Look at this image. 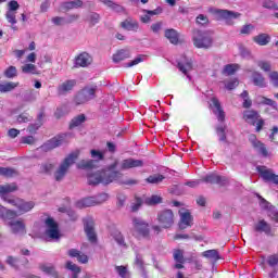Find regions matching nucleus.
<instances>
[{
    "label": "nucleus",
    "instance_id": "nucleus-4",
    "mask_svg": "<svg viewBox=\"0 0 278 278\" xmlns=\"http://www.w3.org/2000/svg\"><path fill=\"white\" fill-rule=\"evenodd\" d=\"M138 210H140V199L136 198V202L130 205V232L135 238H140V217L136 216V214H138Z\"/></svg>",
    "mask_w": 278,
    "mask_h": 278
},
{
    "label": "nucleus",
    "instance_id": "nucleus-57",
    "mask_svg": "<svg viewBox=\"0 0 278 278\" xmlns=\"http://www.w3.org/2000/svg\"><path fill=\"white\" fill-rule=\"evenodd\" d=\"M239 84L240 81L238 80V78H233L230 81L225 84V88L226 90H233L235 88H238Z\"/></svg>",
    "mask_w": 278,
    "mask_h": 278
},
{
    "label": "nucleus",
    "instance_id": "nucleus-3",
    "mask_svg": "<svg viewBox=\"0 0 278 278\" xmlns=\"http://www.w3.org/2000/svg\"><path fill=\"white\" fill-rule=\"evenodd\" d=\"M77 157H79V152H74L64 159L54 174L56 181H62L64 179L66 173H68V168H71V166L77 162Z\"/></svg>",
    "mask_w": 278,
    "mask_h": 278
},
{
    "label": "nucleus",
    "instance_id": "nucleus-12",
    "mask_svg": "<svg viewBox=\"0 0 278 278\" xmlns=\"http://www.w3.org/2000/svg\"><path fill=\"white\" fill-rule=\"evenodd\" d=\"M91 157L93 160H89V161H80L78 164H77V168H83V169H86V168H94L97 166V162H101V160H103L104 157V154L103 152L101 151H98V150H91Z\"/></svg>",
    "mask_w": 278,
    "mask_h": 278
},
{
    "label": "nucleus",
    "instance_id": "nucleus-42",
    "mask_svg": "<svg viewBox=\"0 0 278 278\" xmlns=\"http://www.w3.org/2000/svg\"><path fill=\"white\" fill-rule=\"evenodd\" d=\"M0 175L2 177H16L18 172L12 167H0Z\"/></svg>",
    "mask_w": 278,
    "mask_h": 278
},
{
    "label": "nucleus",
    "instance_id": "nucleus-15",
    "mask_svg": "<svg viewBox=\"0 0 278 278\" xmlns=\"http://www.w3.org/2000/svg\"><path fill=\"white\" fill-rule=\"evenodd\" d=\"M249 142H251L253 149L257 151L263 157H268L270 154L268 153V150L266 149V146L262 143V141L257 140V137L255 135L249 136Z\"/></svg>",
    "mask_w": 278,
    "mask_h": 278
},
{
    "label": "nucleus",
    "instance_id": "nucleus-47",
    "mask_svg": "<svg viewBox=\"0 0 278 278\" xmlns=\"http://www.w3.org/2000/svg\"><path fill=\"white\" fill-rule=\"evenodd\" d=\"M111 236L115 240V242H117V244H119V247H125V238L123 237V233H121V231L114 230L111 233Z\"/></svg>",
    "mask_w": 278,
    "mask_h": 278
},
{
    "label": "nucleus",
    "instance_id": "nucleus-38",
    "mask_svg": "<svg viewBox=\"0 0 278 278\" xmlns=\"http://www.w3.org/2000/svg\"><path fill=\"white\" fill-rule=\"evenodd\" d=\"M202 256L206 257V260H211V262H218V260H220V255L216 250L204 251Z\"/></svg>",
    "mask_w": 278,
    "mask_h": 278
},
{
    "label": "nucleus",
    "instance_id": "nucleus-58",
    "mask_svg": "<svg viewBox=\"0 0 278 278\" xmlns=\"http://www.w3.org/2000/svg\"><path fill=\"white\" fill-rule=\"evenodd\" d=\"M197 25H207L210 23V18L206 17L204 14H200L195 18Z\"/></svg>",
    "mask_w": 278,
    "mask_h": 278
},
{
    "label": "nucleus",
    "instance_id": "nucleus-62",
    "mask_svg": "<svg viewBox=\"0 0 278 278\" xmlns=\"http://www.w3.org/2000/svg\"><path fill=\"white\" fill-rule=\"evenodd\" d=\"M53 170V164L45 163L40 166V173H51Z\"/></svg>",
    "mask_w": 278,
    "mask_h": 278
},
{
    "label": "nucleus",
    "instance_id": "nucleus-24",
    "mask_svg": "<svg viewBox=\"0 0 278 278\" xmlns=\"http://www.w3.org/2000/svg\"><path fill=\"white\" fill-rule=\"evenodd\" d=\"M17 216L18 212L9 210L0 204V218L2 220H12V218H16Z\"/></svg>",
    "mask_w": 278,
    "mask_h": 278
},
{
    "label": "nucleus",
    "instance_id": "nucleus-44",
    "mask_svg": "<svg viewBox=\"0 0 278 278\" xmlns=\"http://www.w3.org/2000/svg\"><path fill=\"white\" fill-rule=\"evenodd\" d=\"M164 179H165L164 175H162V174H154V175L149 176L146 179V181H147V184L157 185V184H162L164 181Z\"/></svg>",
    "mask_w": 278,
    "mask_h": 278
},
{
    "label": "nucleus",
    "instance_id": "nucleus-31",
    "mask_svg": "<svg viewBox=\"0 0 278 278\" xmlns=\"http://www.w3.org/2000/svg\"><path fill=\"white\" fill-rule=\"evenodd\" d=\"M254 231H258L261 233H270V225H268L266 220L261 219L254 225Z\"/></svg>",
    "mask_w": 278,
    "mask_h": 278
},
{
    "label": "nucleus",
    "instance_id": "nucleus-14",
    "mask_svg": "<svg viewBox=\"0 0 278 278\" xmlns=\"http://www.w3.org/2000/svg\"><path fill=\"white\" fill-rule=\"evenodd\" d=\"M21 8V4H18V1L12 0L8 3V11L5 13V18L8 23L11 25H16V12Z\"/></svg>",
    "mask_w": 278,
    "mask_h": 278
},
{
    "label": "nucleus",
    "instance_id": "nucleus-52",
    "mask_svg": "<svg viewBox=\"0 0 278 278\" xmlns=\"http://www.w3.org/2000/svg\"><path fill=\"white\" fill-rule=\"evenodd\" d=\"M258 103H263L264 105H271V108L274 110H277V102L268 99V98H264V97H258L257 98Z\"/></svg>",
    "mask_w": 278,
    "mask_h": 278
},
{
    "label": "nucleus",
    "instance_id": "nucleus-10",
    "mask_svg": "<svg viewBox=\"0 0 278 278\" xmlns=\"http://www.w3.org/2000/svg\"><path fill=\"white\" fill-rule=\"evenodd\" d=\"M9 220L7 223L11 233H13L14 236H25V233H27V229L25 226V220L23 219H7Z\"/></svg>",
    "mask_w": 278,
    "mask_h": 278
},
{
    "label": "nucleus",
    "instance_id": "nucleus-48",
    "mask_svg": "<svg viewBox=\"0 0 278 278\" xmlns=\"http://www.w3.org/2000/svg\"><path fill=\"white\" fill-rule=\"evenodd\" d=\"M18 75V71L16 70V66H9L5 71H4V76L8 79H14V77H16Z\"/></svg>",
    "mask_w": 278,
    "mask_h": 278
},
{
    "label": "nucleus",
    "instance_id": "nucleus-1",
    "mask_svg": "<svg viewBox=\"0 0 278 278\" xmlns=\"http://www.w3.org/2000/svg\"><path fill=\"white\" fill-rule=\"evenodd\" d=\"M114 168H116V165H113L112 167L101 172L89 174V186H99V184H102L103 186H109V184H114V181H117V184H122V186H136V184H138V180L134 179L123 180V174L119 172H114Z\"/></svg>",
    "mask_w": 278,
    "mask_h": 278
},
{
    "label": "nucleus",
    "instance_id": "nucleus-49",
    "mask_svg": "<svg viewBox=\"0 0 278 278\" xmlns=\"http://www.w3.org/2000/svg\"><path fill=\"white\" fill-rule=\"evenodd\" d=\"M66 268L67 270H71L72 273H74V278H77V275L81 273V268H79V266H77L75 263L71 261L66 263Z\"/></svg>",
    "mask_w": 278,
    "mask_h": 278
},
{
    "label": "nucleus",
    "instance_id": "nucleus-55",
    "mask_svg": "<svg viewBox=\"0 0 278 278\" xmlns=\"http://www.w3.org/2000/svg\"><path fill=\"white\" fill-rule=\"evenodd\" d=\"M115 270L119 275V277H122V278H129V271L127 270V267H125V266H116Z\"/></svg>",
    "mask_w": 278,
    "mask_h": 278
},
{
    "label": "nucleus",
    "instance_id": "nucleus-9",
    "mask_svg": "<svg viewBox=\"0 0 278 278\" xmlns=\"http://www.w3.org/2000/svg\"><path fill=\"white\" fill-rule=\"evenodd\" d=\"M96 92H97V87H85L75 97L76 105H84V103H88V101H92V99H94Z\"/></svg>",
    "mask_w": 278,
    "mask_h": 278
},
{
    "label": "nucleus",
    "instance_id": "nucleus-2",
    "mask_svg": "<svg viewBox=\"0 0 278 278\" xmlns=\"http://www.w3.org/2000/svg\"><path fill=\"white\" fill-rule=\"evenodd\" d=\"M156 220L161 226H153V231L157 236V233H162V229H170L173 225H175V214L172 210H164L157 213Z\"/></svg>",
    "mask_w": 278,
    "mask_h": 278
},
{
    "label": "nucleus",
    "instance_id": "nucleus-7",
    "mask_svg": "<svg viewBox=\"0 0 278 278\" xmlns=\"http://www.w3.org/2000/svg\"><path fill=\"white\" fill-rule=\"evenodd\" d=\"M46 225V237L53 241L58 242L60 238H62V235L60 233V227L58 226V223L54 218L48 217L45 222Z\"/></svg>",
    "mask_w": 278,
    "mask_h": 278
},
{
    "label": "nucleus",
    "instance_id": "nucleus-39",
    "mask_svg": "<svg viewBox=\"0 0 278 278\" xmlns=\"http://www.w3.org/2000/svg\"><path fill=\"white\" fill-rule=\"evenodd\" d=\"M162 201H163L162 195L153 194V195L144 199V204L146 205H160V203H162Z\"/></svg>",
    "mask_w": 278,
    "mask_h": 278
},
{
    "label": "nucleus",
    "instance_id": "nucleus-16",
    "mask_svg": "<svg viewBox=\"0 0 278 278\" xmlns=\"http://www.w3.org/2000/svg\"><path fill=\"white\" fill-rule=\"evenodd\" d=\"M210 108H212L214 114L217 116V121L219 123L225 122V111H223V106H220V101H218V98L213 97L210 101Z\"/></svg>",
    "mask_w": 278,
    "mask_h": 278
},
{
    "label": "nucleus",
    "instance_id": "nucleus-13",
    "mask_svg": "<svg viewBox=\"0 0 278 278\" xmlns=\"http://www.w3.org/2000/svg\"><path fill=\"white\" fill-rule=\"evenodd\" d=\"M18 190V185L16 182L5 184L0 186V199L5 201V203H10V201H14L16 198L10 197L12 192H16Z\"/></svg>",
    "mask_w": 278,
    "mask_h": 278
},
{
    "label": "nucleus",
    "instance_id": "nucleus-8",
    "mask_svg": "<svg viewBox=\"0 0 278 278\" xmlns=\"http://www.w3.org/2000/svg\"><path fill=\"white\" fill-rule=\"evenodd\" d=\"M243 119L249 125H253L254 127H256V131H262V128L264 127V119H262V116H260V113H257L256 111H244Z\"/></svg>",
    "mask_w": 278,
    "mask_h": 278
},
{
    "label": "nucleus",
    "instance_id": "nucleus-34",
    "mask_svg": "<svg viewBox=\"0 0 278 278\" xmlns=\"http://www.w3.org/2000/svg\"><path fill=\"white\" fill-rule=\"evenodd\" d=\"M178 68L184 75H188L190 71L192 70V60L185 59L184 61L178 63Z\"/></svg>",
    "mask_w": 278,
    "mask_h": 278
},
{
    "label": "nucleus",
    "instance_id": "nucleus-19",
    "mask_svg": "<svg viewBox=\"0 0 278 278\" xmlns=\"http://www.w3.org/2000/svg\"><path fill=\"white\" fill-rule=\"evenodd\" d=\"M62 144H64V136H58L46 142L41 149L42 151H53V149H58V147H62Z\"/></svg>",
    "mask_w": 278,
    "mask_h": 278
},
{
    "label": "nucleus",
    "instance_id": "nucleus-37",
    "mask_svg": "<svg viewBox=\"0 0 278 278\" xmlns=\"http://www.w3.org/2000/svg\"><path fill=\"white\" fill-rule=\"evenodd\" d=\"M100 3H103V5H106V8H111V10H114V12H123L125 9L119 5L116 4V2L112 1V0H99Z\"/></svg>",
    "mask_w": 278,
    "mask_h": 278
},
{
    "label": "nucleus",
    "instance_id": "nucleus-23",
    "mask_svg": "<svg viewBox=\"0 0 278 278\" xmlns=\"http://www.w3.org/2000/svg\"><path fill=\"white\" fill-rule=\"evenodd\" d=\"M205 184H217L218 186H225L227 184V178L219 176L218 174H208L203 178Z\"/></svg>",
    "mask_w": 278,
    "mask_h": 278
},
{
    "label": "nucleus",
    "instance_id": "nucleus-51",
    "mask_svg": "<svg viewBox=\"0 0 278 278\" xmlns=\"http://www.w3.org/2000/svg\"><path fill=\"white\" fill-rule=\"evenodd\" d=\"M240 97L243 99V108L249 109L253 105V101L249 99V91H243Z\"/></svg>",
    "mask_w": 278,
    "mask_h": 278
},
{
    "label": "nucleus",
    "instance_id": "nucleus-60",
    "mask_svg": "<svg viewBox=\"0 0 278 278\" xmlns=\"http://www.w3.org/2000/svg\"><path fill=\"white\" fill-rule=\"evenodd\" d=\"M140 228H141V236L143 238H149V224L141 222Z\"/></svg>",
    "mask_w": 278,
    "mask_h": 278
},
{
    "label": "nucleus",
    "instance_id": "nucleus-18",
    "mask_svg": "<svg viewBox=\"0 0 278 278\" xmlns=\"http://www.w3.org/2000/svg\"><path fill=\"white\" fill-rule=\"evenodd\" d=\"M92 64V56L88 52H83L75 59L76 68H86Z\"/></svg>",
    "mask_w": 278,
    "mask_h": 278
},
{
    "label": "nucleus",
    "instance_id": "nucleus-22",
    "mask_svg": "<svg viewBox=\"0 0 278 278\" xmlns=\"http://www.w3.org/2000/svg\"><path fill=\"white\" fill-rule=\"evenodd\" d=\"M216 14L226 20V25H233V20L240 18V13L231 12L228 10H217Z\"/></svg>",
    "mask_w": 278,
    "mask_h": 278
},
{
    "label": "nucleus",
    "instance_id": "nucleus-43",
    "mask_svg": "<svg viewBox=\"0 0 278 278\" xmlns=\"http://www.w3.org/2000/svg\"><path fill=\"white\" fill-rule=\"evenodd\" d=\"M257 66L261 71H264V73H270V71H273V63L270 61L260 60L257 61Z\"/></svg>",
    "mask_w": 278,
    "mask_h": 278
},
{
    "label": "nucleus",
    "instance_id": "nucleus-32",
    "mask_svg": "<svg viewBox=\"0 0 278 278\" xmlns=\"http://www.w3.org/2000/svg\"><path fill=\"white\" fill-rule=\"evenodd\" d=\"M128 58H130V53L128 52V50L122 49L113 54V62L115 64H118L119 62H123V60H127Z\"/></svg>",
    "mask_w": 278,
    "mask_h": 278
},
{
    "label": "nucleus",
    "instance_id": "nucleus-21",
    "mask_svg": "<svg viewBox=\"0 0 278 278\" xmlns=\"http://www.w3.org/2000/svg\"><path fill=\"white\" fill-rule=\"evenodd\" d=\"M257 170L261 177L264 179V181H270L271 184L278 185V175L273 173V170L266 167H257Z\"/></svg>",
    "mask_w": 278,
    "mask_h": 278
},
{
    "label": "nucleus",
    "instance_id": "nucleus-29",
    "mask_svg": "<svg viewBox=\"0 0 278 278\" xmlns=\"http://www.w3.org/2000/svg\"><path fill=\"white\" fill-rule=\"evenodd\" d=\"M252 81L254 86H258V88H266V78L260 72H254L252 74Z\"/></svg>",
    "mask_w": 278,
    "mask_h": 278
},
{
    "label": "nucleus",
    "instance_id": "nucleus-28",
    "mask_svg": "<svg viewBox=\"0 0 278 278\" xmlns=\"http://www.w3.org/2000/svg\"><path fill=\"white\" fill-rule=\"evenodd\" d=\"M76 84L77 83L75 80H65L58 88L59 94H67V92H71V90L75 88Z\"/></svg>",
    "mask_w": 278,
    "mask_h": 278
},
{
    "label": "nucleus",
    "instance_id": "nucleus-54",
    "mask_svg": "<svg viewBox=\"0 0 278 278\" xmlns=\"http://www.w3.org/2000/svg\"><path fill=\"white\" fill-rule=\"evenodd\" d=\"M22 73L35 75L36 74V65L30 64V63L23 65Z\"/></svg>",
    "mask_w": 278,
    "mask_h": 278
},
{
    "label": "nucleus",
    "instance_id": "nucleus-63",
    "mask_svg": "<svg viewBox=\"0 0 278 278\" xmlns=\"http://www.w3.org/2000/svg\"><path fill=\"white\" fill-rule=\"evenodd\" d=\"M21 142L22 144H34L36 142V139L34 138V136L22 137Z\"/></svg>",
    "mask_w": 278,
    "mask_h": 278
},
{
    "label": "nucleus",
    "instance_id": "nucleus-17",
    "mask_svg": "<svg viewBox=\"0 0 278 278\" xmlns=\"http://www.w3.org/2000/svg\"><path fill=\"white\" fill-rule=\"evenodd\" d=\"M178 213L180 216L179 229H188V227L192 225L193 220L190 211L186 208H180Z\"/></svg>",
    "mask_w": 278,
    "mask_h": 278
},
{
    "label": "nucleus",
    "instance_id": "nucleus-30",
    "mask_svg": "<svg viewBox=\"0 0 278 278\" xmlns=\"http://www.w3.org/2000/svg\"><path fill=\"white\" fill-rule=\"evenodd\" d=\"M84 1L81 0H74V1H66L61 4L62 10H77L78 8H83Z\"/></svg>",
    "mask_w": 278,
    "mask_h": 278
},
{
    "label": "nucleus",
    "instance_id": "nucleus-11",
    "mask_svg": "<svg viewBox=\"0 0 278 278\" xmlns=\"http://www.w3.org/2000/svg\"><path fill=\"white\" fill-rule=\"evenodd\" d=\"M10 205L16 207L20 215L27 214V212H31V210L36 207V203H34L33 201L27 202L20 198H15L13 201H10Z\"/></svg>",
    "mask_w": 278,
    "mask_h": 278
},
{
    "label": "nucleus",
    "instance_id": "nucleus-27",
    "mask_svg": "<svg viewBox=\"0 0 278 278\" xmlns=\"http://www.w3.org/2000/svg\"><path fill=\"white\" fill-rule=\"evenodd\" d=\"M140 166L139 160L126 159L122 161L119 170H129V168H138Z\"/></svg>",
    "mask_w": 278,
    "mask_h": 278
},
{
    "label": "nucleus",
    "instance_id": "nucleus-6",
    "mask_svg": "<svg viewBox=\"0 0 278 278\" xmlns=\"http://www.w3.org/2000/svg\"><path fill=\"white\" fill-rule=\"evenodd\" d=\"M193 45L197 47V49H210L212 47L214 40L212 39V36L205 31L195 30L193 33Z\"/></svg>",
    "mask_w": 278,
    "mask_h": 278
},
{
    "label": "nucleus",
    "instance_id": "nucleus-46",
    "mask_svg": "<svg viewBox=\"0 0 278 278\" xmlns=\"http://www.w3.org/2000/svg\"><path fill=\"white\" fill-rule=\"evenodd\" d=\"M238 68H240L238 64H228L224 67L223 75H235Z\"/></svg>",
    "mask_w": 278,
    "mask_h": 278
},
{
    "label": "nucleus",
    "instance_id": "nucleus-20",
    "mask_svg": "<svg viewBox=\"0 0 278 278\" xmlns=\"http://www.w3.org/2000/svg\"><path fill=\"white\" fill-rule=\"evenodd\" d=\"M85 232L87 233L88 240L90 242H97V233H94V222L92 218L88 217L84 219Z\"/></svg>",
    "mask_w": 278,
    "mask_h": 278
},
{
    "label": "nucleus",
    "instance_id": "nucleus-64",
    "mask_svg": "<svg viewBox=\"0 0 278 278\" xmlns=\"http://www.w3.org/2000/svg\"><path fill=\"white\" fill-rule=\"evenodd\" d=\"M52 23L53 25H66V18L55 16V17H52Z\"/></svg>",
    "mask_w": 278,
    "mask_h": 278
},
{
    "label": "nucleus",
    "instance_id": "nucleus-5",
    "mask_svg": "<svg viewBox=\"0 0 278 278\" xmlns=\"http://www.w3.org/2000/svg\"><path fill=\"white\" fill-rule=\"evenodd\" d=\"M110 197L108 193H100L96 197L85 198L76 202V207L78 210H84V207H94V205H101V203H105Z\"/></svg>",
    "mask_w": 278,
    "mask_h": 278
},
{
    "label": "nucleus",
    "instance_id": "nucleus-41",
    "mask_svg": "<svg viewBox=\"0 0 278 278\" xmlns=\"http://www.w3.org/2000/svg\"><path fill=\"white\" fill-rule=\"evenodd\" d=\"M86 123V115L80 114L74 117L70 124V129H74V127H79Z\"/></svg>",
    "mask_w": 278,
    "mask_h": 278
},
{
    "label": "nucleus",
    "instance_id": "nucleus-53",
    "mask_svg": "<svg viewBox=\"0 0 278 278\" xmlns=\"http://www.w3.org/2000/svg\"><path fill=\"white\" fill-rule=\"evenodd\" d=\"M5 264L11 266V268H18V258L12 255L7 256Z\"/></svg>",
    "mask_w": 278,
    "mask_h": 278
},
{
    "label": "nucleus",
    "instance_id": "nucleus-33",
    "mask_svg": "<svg viewBox=\"0 0 278 278\" xmlns=\"http://www.w3.org/2000/svg\"><path fill=\"white\" fill-rule=\"evenodd\" d=\"M253 40L256 45H260V47H266L270 42V35L268 34H260L255 37H253Z\"/></svg>",
    "mask_w": 278,
    "mask_h": 278
},
{
    "label": "nucleus",
    "instance_id": "nucleus-26",
    "mask_svg": "<svg viewBox=\"0 0 278 278\" xmlns=\"http://www.w3.org/2000/svg\"><path fill=\"white\" fill-rule=\"evenodd\" d=\"M157 14H162V9H155L152 11L143 10L141 21L142 23H151L153 16H157Z\"/></svg>",
    "mask_w": 278,
    "mask_h": 278
},
{
    "label": "nucleus",
    "instance_id": "nucleus-56",
    "mask_svg": "<svg viewBox=\"0 0 278 278\" xmlns=\"http://www.w3.org/2000/svg\"><path fill=\"white\" fill-rule=\"evenodd\" d=\"M174 260L179 264H184V250H174Z\"/></svg>",
    "mask_w": 278,
    "mask_h": 278
},
{
    "label": "nucleus",
    "instance_id": "nucleus-61",
    "mask_svg": "<svg viewBox=\"0 0 278 278\" xmlns=\"http://www.w3.org/2000/svg\"><path fill=\"white\" fill-rule=\"evenodd\" d=\"M267 264H269L271 267L278 265V254H274L267 257Z\"/></svg>",
    "mask_w": 278,
    "mask_h": 278
},
{
    "label": "nucleus",
    "instance_id": "nucleus-36",
    "mask_svg": "<svg viewBox=\"0 0 278 278\" xmlns=\"http://www.w3.org/2000/svg\"><path fill=\"white\" fill-rule=\"evenodd\" d=\"M165 38H167L172 45H177V42H179V34L173 28L165 30Z\"/></svg>",
    "mask_w": 278,
    "mask_h": 278
},
{
    "label": "nucleus",
    "instance_id": "nucleus-59",
    "mask_svg": "<svg viewBox=\"0 0 278 278\" xmlns=\"http://www.w3.org/2000/svg\"><path fill=\"white\" fill-rule=\"evenodd\" d=\"M270 84L275 86V88H278V72H271L268 75Z\"/></svg>",
    "mask_w": 278,
    "mask_h": 278
},
{
    "label": "nucleus",
    "instance_id": "nucleus-35",
    "mask_svg": "<svg viewBox=\"0 0 278 278\" xmlns=\"http://www.w3.org/2000/svg\"><path fill=\"white\" fill-rule=\"evenodd\" d=\"M39 269L41 273H45L46 275H49L50 277L58 278V271L55 270V267L51 264H41L39 265Z\"/></svg>",
    "mask_w": 278,
    "mask_h": 278
},
{
    "label": "nucleus",
    "instance_id": "nucleus-25",
    "mask_svg": "<svg viewBox=\"0 0 278 278\" xmlns=\"http://www.w3.org/2000/svg\"><path fill=\"white\" fill-rule=\"evenodd\" d=\"M121 27H123V29H126L127 31H138L139 25L136 20L128 17L121 23Z\"/></svg>",
    "mask_w": 278,
    "mask_h": 278
},
{
    "label": "nucleus",
    "instance_id": "nucleus-50",
    "mask_svg": "<svg viewBox=\"0 0 278 278\" xmlns=\"http://www.w3.org/2000/svg\"><path fill=\"white\" fill-rule=\"evenodd\" d=\"M226 126H218L216 128V134L219 138V142H227V136L225 135Z\"/></svg>",
    "mask_w": 278,
    "mask_h": 278
},
{
    "label": "nucleus",
    "instance_id": "nucleus-40",
    "mask_svg": "<svg viewBox=\"0 0 278 278\" xmlns=\"http://www.w3.org/2000/svg\"><path fill=\"white\" fill-rule=\"evenodd\" d=\"M14 88H18V83L9 81L0 84V92H12Z\"/></svg>",
    "mask_w": 278,
    "mask_h": 278
},
{
    "label": "nucleus",
    "instance_id": "nucleus-45",
    "mask_svg": "<svg viewBox=\"0 0 278 278\" xmlns=\"http://www.w3.org/2000/svg\"><path fill=\"white\" fill-rule=\"evenodd\" d=\"M99 21H101V15H99V13L91 12L87 15V22L89 25H91V27H94Z\"/></svg>",
    "mask_w": 278,
    "mask_h": 278
}]
</instances>
